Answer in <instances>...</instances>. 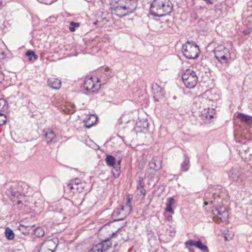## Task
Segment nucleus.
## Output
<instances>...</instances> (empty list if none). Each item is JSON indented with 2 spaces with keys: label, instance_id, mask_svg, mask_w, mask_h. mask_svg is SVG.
Instances as JSON below:
<instances>
[{
  "label": "nucleus",
  "instance_id": "nucleus-20",
  "mask_svg": "<svg viewBox=\"0 0 252 252\" xmlns=\"http://www.w3.org/2000/svg\"><path fill=\"white\" fill-rule=\"evenodd\" d=\"M152 91L155 95L158 97H162L164 95V90L163 89L157 84H153L152 86Z\"/></svg>",
  "mask_w": 252,
  "mask_h": 252
},
{
  "label": "nucleus",
  "instance_id": "nucleus-42",
  "mask_svg": "<svg viewBox=\"0 0 252 252\" xmlns=\"http://www.w3.org/2000/svg\"><path fill=\"white\" fill-rule=\"evenodd\" d=\"M216 199H217L216 198L214 197L213 200L210 199V200H209L208 201H210V203L213 204V203H214L216 201Z\"/></svg>",
  "mask_w": 252,
  "mask_h": 252
},
{
  "label": "nucleus",
  "instance_id": "nucleus-24",
  "mask_svg": "<svg viewBox=\"0 0 252 252\" xmlns=\"http://www.w3.org/2000/svg\"><path fill=\"white\" fill-rule=\"evenodd\" d=\"M237 118L240 119L242 122L249 124L252 123V117L245 115L243 113H239Z\"/></svg>",
  "mask_w": 252,
  "mask_h": 252
},
{
  "label": "nucleus",
  "instance_id": "nucleus-55",
  "mask_svg": "<svg viewBox=\"0 0 252 252\" xmlns=\"http://www.w3.org/2000/svg\"><path fill=\"white\" fill-rule=\"evenodd\" d=\"M225 239L226 240H228V239H227V237H226V236H225Z\"/></svg>",
  "mask_w": 252,
  "mask_h": 252
},
{
  "label": "nucleus",
  "instance_id": "nucleus-2",
  "mask_svg": "<svg viewBox=\"0 0 252 252\" xmlns=\"http://www.w3.org/2000/svg\"><path fill=\"white\" fill-rule=\"evenodd\" d=\"M132 199V195L128 194L126 198V205L121 206L120 208H117L113 211L112 216L114 220H123L130 213L132 210V206L130 204Z\"/></svg>",
  "mask_w": 252,
  "mask_h": 252
},
{
  "label": "nucleus",
  "instance_id": "nucleus-6",
  "mask_svg": "<svg viewBox=\"0 0 252 252\" xmlns=\"http://www.w3.org/2000/svg\"><path fill=\"white\" fill-rule=\"evenodd\" d=\"M212 213L221 221H226L228 218V213L223 206H213Z\"/></svg>",
  "mask_w": 252,
  "mask_h": 252
},
{
  "label": "nucleus",
  "instance_id": "nucleus-43",
  "mask_svg": "<svg viewBox=\"0 0 252 252\" xmlns=\"http://www.w3.org/2000/svg\"><path fill=\"white\" fill-rule=\"evenodd\" d=\"M175 232L174 231H171L170 232H169V235L171 236H173L175 235Z\"/></svg>",
  "mask_w": 252,
  "mask_h": 252
},
{
  "label": "nucleus",
  "instance_id": "nucleus-49",
  "mask_svg": "<svg viewBox=\"0 0 252 252\" xmlns=\"http://www.w3.org/2000/svg\"><path fill=\"white\" fill-rule=\"evenodd\" d=\"M121 160H119L118 162V166H120V163H121Z\"/></svg>",
  "mask_w": 252,
  "mask_h": 252
},
{
  "label": "nucleus",
  "instance_id": "nucleus-17",
  "mask_svg": "<svg viewBox=\"0 0 252 252\" xmlns=\"http://www.w3.org/2000/svg\"><path fill=\"white\" fill-rule=\"evenodd\" d=\"M240 175V168L238 166L232 167L228 174L229 177L232 181H237Z\"/></svg>",
  "mask_w": 252,
  "mask_h": 252
},
{
  "label": "nucleus",
  "instance_id": "nucleus-27",
  "mask_svg": "<svg viewBox=\"0 0 252 252\" xmlns=\"http://www.w3.org/2000/svg\"><path fill=\"white\" fill-rule=\"evenodd\" d=\"M32 227L33 226L31 227L29 226H25L24 225L20 224L18 227V229L23 234L28 235L30 233V228L32 229Z\"/></svg>",
  "mask_w": 252,
  "mask_h": 252
},
{
  "label": "nucleus",
  "instance_id": "nucleus-40",
  "mask_svg": "<svg viewBox=\"0 0 252 252\" xmlns=\"http://www.w3.org/2000/svg\"><path fill=\"white\" fill-rule=\"evenodd\" d=\"M201 100H200V98H199V100L198 101H199V102L202 103V102H205L207 101V100L206 99H204V98H201Z\"/></svg>",
  "mask_w": 252,
  "mask_h": 252
},
{
  "label": "nucleus",
  "instance_id": "nucleus-5",
  "mask_svg": "<svg viewBox=\"0 0 252 252\" xmlns=\"http://www.w3.org/2000/svg\"><path fill=\"white\" fill-rule=\"evenodd\" d=\"M182 79L185 86L189 89L193 88L198 81L196 73L190 69H186L182 73Z\"/></svg>",
  "mask_w": 252,
  "mask_h": 252
},
{
  "label": "nucleus",
  "instance_id": "nucleus-33",
  "mask_svg": "<svg viewBox=\"0 0 252 252\" xmlns=\"http://www.w3.org/2000/svg\"><path fill=\"white\" fill-rule=\"evenodd\" d=\"M80 24L79 23H76L74 22H71L70 23L69 30L73 32L75 31L76 28L79 27Z\"/></svg>",
  "mask_w": 252,
  "mask_h": 252
},
{
  "label": "nucleus",
  "instance_id": "nucleus-18",
  "mask_svg": "<svg viewBox=\"0 0 252 252\" xmlns=\"http://www.w3.org/2000/svg\"><path fill=\"white\" fill-rule=\"evenodd\" d=\"M48 84L51 88L58 90L61 88L62 82L60 79L50 78L48 79Z\"/></svg>",
  "mask_w": 252,
  "mask_h": 252
},
{
  "label": "nucleus",
  "instance_id": "nucleus-29",
  "mask_svg": "<svg viewBox=\"0 0 252 252\" xmlns=\"http://www.w3.org/2000/svg\"><path fill=\"white\" fill-rule=\"evenodd\" d=\"M8 108L7 102L4 99H0V112L6 111Z\"/></svg>",
  "mask_w": 252,
  "mask_h": 252
},
{
  "label": "nucleus",
  "instance_id": "nucleus-16",
  "mask_svg": "<svg viewBox=\"0 0 252 252\" xmlns=\"http://www.w3.org/2000/svg\"><path fill=\"white\" fill-rule=\"evenodd\" d=\"M123 4L126 5L128 13H132L137 6L136 0H123Z\"/></svg>",
  "mask_w": 252,
  "mask_h": 252
},
{
  "label": "nucleus",
  "instance_id": "nucleus-26",
  "mask_svg": "<svg viewBox=\"0 0 252 252\" xmlns=\"http://www.w3.org/2000/svg\"><path fill=\"white\" fill-rule=\"evenodd\" d=\"M107 164L111 167H114L116 163V159L114 157L111 155H107L105 158Z\"/></svg>",
  "mask_w": 252,
  "mask_h": 252
},
{
  "label": "nucleus",
  "instance_id": "nucleus-47",
  "mask_svg": "<svg viewBox=\"0 0 252 252\" xmlns=\"http://www.w3.org/2000/svg\"><path fill=\"white\" fill-rule=\"evenodd\" d=\"M2 7V1L0 0V9Z\"/></svg>",
  "mask_w": 252,
  "mask_h": 252
},
{
  "label": "nucleus",
  "instance_id": "nucleus-37",
  "mask_svg": "<svg viewBox=\"0 0 252 252\" xmlns=\"http://www.w3.org/2000/svg\"><path fill=\"white\" fill-rule=\"evenodd\" d=\"M143 128L147 130L149 127V123L147 121H144L143 123Z\"/></svg>",
  "mask_w": 252,
  "mask_h": 252
},
{
  "label": "nucleus",
  "instance_id": "nucleus-3",
  "mask_svg": "<svg viewBox=\"0 0 252 252\" xmlns=\"http://www.w3.org/2000/svg\"><path fill=\"white\" fill-rule=\"evenodd\" d=\"M232 47L231 42L227 44V47L218 46L214 50L215 58L221 63H228L231 58L230 49Z\"/></svg>",
  "mask_w": 252,
  "mask_h": 252
},
{
  "label": "nucleus",
  "instance_id": "nucleus-41",
  "mask_svg": "<svg viewBox=\"0 0 252 252\" xmlns=\"http://www.w3.org/2000/svg\"><path fill=\"white\" fill-rule=\"evenodd\" d=\"M140 192L143 196V197H144L146 193V190H140Z\"/></svg>",
  "mask_w": 252,
  "mask_h": 252
},
{
  "label": "nucleus",
  "instance_id": "nucleus-28",
  "mask_svg": "<svg viewBox=\"0 0 252 252\" xmlns=\"http://www.w3.org/2000/svg\"><path fill=\"white\" fill-rule=\"evenodd\" d=\"M63 110L65 113L68 114L73 113L75 111L74 105L70 103L66 105Z\"/></svg>",
  "mask_w": 252,
  "mask_h": 252
},
{
  "label": "nucleus",
  "instance_id": "nucleus-21",
  "mask_svg": "<svg viewBox=\"0 0 252 252\" xmlns=\"http://www.w3.org/2000/svg\"><path fill=\"white\" fill-rule=\"evenodd\" d=\"M97 117L94 114H90L89 118L84 121L85 126L87 128H90L93 126L97 122Z\"/></svg>",
  "mask_w": 252,
  "mask_h": 252
},
{
  "label": "nucleus",
  "instance_id": "nucleus-34",
  "mask_svg": "<svg viewBox=\"0 0 252 252\" xmlns=\"http://www.w3.org/2000/svg\"><path fill=\"white\" fill-rule=\"evenodd\" d=\"M113 169L112 170V172L113 173L115 177H118L120 173V167L118 166L117 167H113Z\"/></svg>",
  "mask_w": 252,
  "mask_h": 252
},
{
  "label": "nucleus",
  "instance_id": "nucleus-30",
  "mask_svg": "<svg viewBox=\"0 0 252 252\" xmlns=\"http://www.w3.org/2000/svg\"><path fill=\"white\" fill-rule=\"evenodd\" d=\"M44 233V230L41 227H38L34 229V234L37 237H42Z\"/></svg>",
  "mask_w": 252,
  "mask_h": 252
},
{
  "label": "nucleus",
  "instance_id": "nucleus-10",
  "mask_svg": "<svg viewBox=\"0 0 252 252\" xmlns=\"http://www.w3.org/2000/svg\"><path fill=\"white\" fill-rule=\"evenodd\" d=\"M84 87L88 91L94 92L98 90L99 85L95 84L93 80V77H91L85 79Z\"/></svg>",
  "mask_w": 252,
  "mask_h": 252
},
{
  "label": "nucleus",
  "instance_id": "nucleus-31",
  "mask_svg": "<svg viewBox=\"0 0 252 252\" xmlns=\"http://www.w3.org/2000/svg\"><path fill=\"white\" fill-rule=\"evenodd\" d=\"M26 55L29 57V61H32L33 58L35 60H37L38 58L37 55L35 54L34 52L31 50L28 51L26 52Z\"/></svg>",
  "mask_w": 252,
  "mask_h": 252
},
{
  "label": "nucleus",
  "instance_id": "nucleus-56",
  "mask_svg": "<svg viewBox=\"0 0 252 252\" xmlns=\"http://www.w3.org/2000/svg\"><path fill=\"white\" fill-rule=\"evenodd\" d=\"M245 34H247V32L246 31L244 32Z\"/></svg>",
  "mask_w": 252,
  "mask_h": 252
},
{
  "label": "nucleus",
  "instance_id": "nucleus-57",
  "mask_svg": "<svg viewBox=\"0 0 252 252\" xmlns=\"http://www.w3.org/2000/svg\"><path fill=\"white\" fill-rule=\"evenodd\" d=\"M116 252V251H114V252Z\"/></svg>",
  "mask_w": 252,
  "mask_h": 252
},
{
  "label": "nucleus",
  "instance_id": "nucleus-9",
  "mask_svg": "<svg viewBox=\"0 0 252 252\" xmlns=\"http://www.w3.org/2000/svg\"><path fill=\"white\" fill-rule=\"evenodd\" d=\"M114 11L115 14L120 17H122L129 14L126 5L123 4V0H119L118 1L117 5L115 7Z\"/></svg>",
  "mask_w": 252,
  "mask_h": 252
},
{
  "label": "nucleus",
  "instance_id": "nucleus-38",
  "mask_svg": "<svg viewBox=\"0 0 252 252\" xmlns=\"http://www.w3.org/2000/svg\"><path fill=\"white\" fill-rule=\"evenodd\" d=\"M46 1H43V3L45 4H51L52 3L54 2L55 1H57V0H46Z\"/></svg>",
  "mask_w": 252,
  "mask_h": 252
},
{
  "label": "nucleus",
  "instance_id": "nucleus-32",
  "mask_svg": "<svg viewBox=\"0 0 252 252\" xmlns=\"http://www.w3.org/2000/svg\"><path fill=\"white\" fill-rule=\"evenodd\" d=\"M7 117L5 115L0 112V126H3L6 123Z\"/></svg>",
  "mask_w": 252,
  "mask_h": 252
},
{
  "label": "nucleus",
  "instance_id": "nucleus-52",
  "mask_svg": "<svg viewBox=\"0 0 252 252\" xmlns=\"http://www.w3.org/2000/svg\"><path fill=\"white\" fill-rule=\"evenodd\" d=\"M172 219V216H170L168 217V219Z\"/></svg>",
  "mask_w": 252,
  "mask_h": 252
},
{
  "label": "nucleus",
  "instance_id": "nucleus-51",
  "mask_svg": "<svg viewBox=\"0 0 252 252\" xmlns=\"http://www.w3.org/2000/svg\"><path fill=\"white\" fill-rule=\"evenodd\" d=\"M190 250L189 249V251L190 252H194L191 249V247H190Z\"/></svg>",
  "mask_w": 252,
  "mask_h": 252
},
{
  "label": "nucleus",
  "instance_id": "nucleus-53",
  "mask_svg": "<svg viewBox=\"0 0 252 252\" xmlns=\"http://www.w3.org/2000/svg\"><path fill=\"white\" fill-rule=\"evenodd\" d=\"M173 99H176V96H174L173 97Z\"/></svg>",
  "mask_w": 252,
  "mask_h": 252
},
{
  "label": "nucleus",
  "instance_id": "nucleus-14",
  "mask_svg": "<svg viewBox=\"0 0 252 252\" xmlns=\"http://www.w3.org/2000/svg\"><path fill=\"white\" fill-rule=\"evenodd\" d=\"M162 160L160 157H154L149 162V165L150 169L157 171L159 170L162 166Z\"/></svg>",
  "mask_w": 252,
  "mask_h": 252
},
{
  "label": "nucleus",
  "instance_id": "nucleus-44",
  "mask_svg": "<svg viewBox=\"0 0 252 252\" xmlns=\"http://www.w3.org/2000/svg\"><path fill=\"white\" fill-rule=\"evenodd\" d=\"M205 2H206L208 4H212V1L211 0H204Z\"/></svg>",
  "mask_w": 252,
  "mask_h": 252
},
{
  "label": "nucleus",
  "instance_id": "nucleus-36",
  "mask_svg": "<svg viewBox=\"0 0 252 252\" xmlns=\"http://www.w3.org/2000/svg\"><path fill=\"white\" fill-rule=\"evenodd\" d=\"M100 2L104 6H108L111 4V0H100Z\"/></svg>",
  "mask_w": 252,
  "mask_h": 252
},
{
  "label": "nucleus",
  "instance_id": "nucleus-39",
  "mask_svg": "<svg viewBox=\"0 0 252 252\" xmlns=\"http://www.w3.org/2000/svg\"><path fill=\"white\" fill-rule=\"evenodd\" d=\"M3 80L4 75L0 71V83H1Z\"/></svg>",
  "mask_w": 252,
  "mask_h": 252
},
{
  "label": "nucleus",
  "instance_id": "nucleus-23",
  "mask_svg": "<svg viewBox=\"0 0 252 252\" xmlns=\"http://www.w3.org/2000/svg\"><path fill=\"white\" fill-rule=\"evenodd\" d=\"M181 170L183 171H187L190 167V161L189 158L186 155L184 156V161L181 164Z\"/></svg>",
  "mask_w": 252,
  "mask_h": 252
},
{
  "label": "nucleus",
  "instance_id": "nucleus-15",
  "mask_svg": "<svg viewBox=\"0 0 252 252\" xmlns=\"http://www.w3.org/2000/svg\"><path fill=\"white\" fill-rule=\"evenodd\" d=\"M44 137L47 144L55 143L56 141L55 134L52 129H47L44 130Z\"/></svg>",
  "mask_w": 252,
  "mask_h": 252
},
{
  "label": "nucleus",
  "instance_id": "nucleus-11",
  "mask_svg": "<svg viewBox=\"0 0 252 252\" xmlns=\"http://www.w3.org/2000/svg\"><path fill=\"white\" fill-rule=\"evenodd\" d=\"M185 245L186 248L190 250V247L194 246L203 252H209L208 247L204 245L200 241H195L192 240H189L185 242Z\"/></svg>",
  "mask_w": 252,
  "mask_h": 252
},
{
  "label": "nucleus",
  "instance_id": "nucleus-8",
  "mask_svg": "<svg viewBox=\"0 0 252 252\" xmlns=\"http://www.w3.org/2000/svg\"><path fill=\"white\" fill-rule=\"evenodd\" d=\"M7 194L13 202H17L18 204L22 203L23 199L25 198V194L18 190H7Z\"/></svg>",
  "mask_w": 252,
  "mask_h": 252
},
{
  "label": "nucleus",
  "instance_id": "nucleus-4",
  "mask_svg": "<svg viewBox=\"0 0 252 252\" xmlns=\"http://www.w3.org/2000/svg\"><path fill=\"white\" fill-rule=\"evenodd\" d=\"M182 52L184 56L189 59H196L199 55V48L194 42L187 41L182 46Z\"/></svg>",
  "mask_w": 252,
  "mask_h": 252
},
{
  "label": "nucleus",
  "instance_id": "nucleus-35",
  "mask_svg": "<svg viewBox=\"0 0 252 252\" xmlns=\"http://www.w3.org/2000/svg\"><path fill=\"white\" fill-rule=\"evenodd\" d=\"M138 184L137 186V189H139V188H143L144 187V183L143 181V178H141L140 177H138Z\"/></svg>",
  "mask_w": 252,
  "mask_h": 252
},
{
  "label": "nucleus",
  "instance_id": "nucleus-19",
  "mask_svg": "<svg viewBox=\"0 0 252 252\" xmlns=\"http://www.w3.org/2000/svg\"><path fill=\"white\" fill-rule=\"evenodd\" d=\"M102 75L101 78L104 79V81L111 78L114 76V73L109 67H103L101 69Z\"/></svg>",
  "mask_w": 252,
  "mask_h": 252
},
{
  "label": "nucleus",
  "instance_id": "nucleus-48",
  "mask_svg": "<svg viewBox=\"0 0 252 252\" xmlns=\"http://www.w3.org/2000/svg\"><path fill=\"white\" fill-rule=\"evenodd\" d=\"M215 194H216V192H214V193H213L212 194V196L214 197V198H216V195H215Z\"/></svg>",
  "mask_w": 252,
  "mask_h": 252
},
{
  "label": "nucleus",
  "instance_id": "nucleus-45",
  "mask_svg": "<svg viewBox=\"0 0 252 252\" xmlns=\"http://www.w3.org/2000/svg\"><path fill=\"white\" fill-rule=\"evenodd\" d=\"M21 185H20V186H21V188H22L23 189L26 188L25 187L26 185L25 184H24L23 183H21Z\"/></svg>",
  "mask_w": 252,
  "mask_h": 252
},
{
  "label": "nucleus",
  "instance_id": "nucleus-50",
  "mask_svg": "<svg viewBox=\"0 0 252 252\" xmlns=\"http://www.w3.org/2000/svg\"><path fill=\"white\" fill-rule=\"evenodd\" d=\"M204 204H205V205H208V201H204Z\"/></svg>",
  "mask_w": 252,
  "mask_h": 252
},
{
  "label": "nucleus",
  "instance_id": "nucleus-54",
  "mask_svg": "<svg viewBox=\"0 0 252 252\" xmlns=\"http://www.w3.org/2000/svg\"><path fill=\"white\" fill-rule=\"evenodd\" d=\"M97 79V82H99V79L98 78H96Z\"/></svg>",
  "mask_w": 252,
  "mask_h": 252
},
{
  "label": "nucleus",
  "instance_id": "nucleus-12",
  "mask_svg": "<svg viewBox=\"0 0 252 252\" xmlns=\"http://www.w3.org/2000/svg\"><path fill=\"white\" fill-rule=\"evenodd\" d=\"M200 112L201 114V118L205 122H207L213 118L215 114V110L213 108H204V109L200 111Z\"/></svg>",
  "mask_w": 252,
  "mask_h": 252
},
{
  "label": "nucleus",
  "instance_id": "nucleus-46",
  "mask_svg": "<svg viewBox=\"0 0 252 252\" xmlns=\"http://www.w3.org/2000/svg\"><path fill=\"white\" fill-rule=\"evenodd\" d=\"M37 0L38 1H39V2L42 3H43V1H46V0Z\"/></svg>",
  "mask_w": 252,
  "mask_h": 252
},
{
  "label": "nucleus",
  "instance_id": "nucleus-13",
  "mask_svg": "<svg viewBox=\"0 0 252 252\" xmlns=\"http://www.w3.org/2000/svg\"><path fill=\"white\" fill-rule=\"evenodd\" d=\"M67 187L69 189H83L84 186L81 180L79 178H75L70 180L67 184Z\"/></svg>",
  "mask_w": 252,
  "mask_h": 252
},
{
  "label": "nucleus",
  "instance_id": "nucleus-22",
  "mask_svg": "<svg viewBox=\"0 0 252 252\" xmlns=\"http://www.w3.org/2000/svg\"><path fill=\"white\" fill-rule=\"evenodd\" d=\"M175 203L176 200L173 197L167 198V202L166 203V207L165 208V211L173 214L174 212L172 209V206H173Z\"/></svg>",
  "mask_w": 252,
  "mask_h": 252
},
{
  "label": "nucleus",
  "instance_id": "nucleus-7",
  "mask_svg": "<svg viewBox=\"0 0 252 252\" xmlns=\"http://www.w3.org/2000/svg\"><path fill=\"white\" fill-rule=\"evenodd\" d=\"M112 246V243L109 239L102 241L99 243L94 245L88 252H106Z\"/></svg>",
  "mask_w": 252,
  "mask_h": 252
},
{
  "label": "nucleus",
  "instance_id": "nucleus-1",
  "mask_svg": "<svg viewBox=\"0 0 252 252\" xmlns=\"http://www.w3.org/2000/svg\"><path fill=\"white\" fill-rule=\"evenodd\" d=\"M173 5L170 0H154L150 11L151 15L160 17L170 14Z\"/></svg>",
  "mask_w": 252,
  "mask_h": 252
},
{
  "label": "nucleus",
  "instance_id": "nucleus-25",
  "mask_svg": "<svg viewBox=\"0 0 252 252\" xmlns=\"http://www.w3.org/2000/svg\"><path fill=\"white\" fill-rule=\"evenodd\" d=\"M5 236L8 240H13L15 236L13 230L9 227L6 228L5 230Z\"/></svg>",
  "mask_w": 252,
  "mask_h": 252
}]
</instances>
